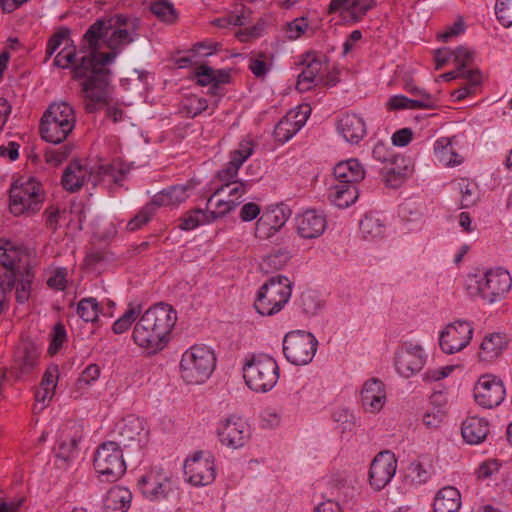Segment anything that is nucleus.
I'll return each instance as SVG.
<instances>
[{"instance_id":"obj_32","label":"nucleus","mask_w":512,"mask_h":512,"mask_svg":"<svg viewBox=\"0 0 512 512\" xmlns=\"http://www.w3.org/2000/svg\"><path fill=\"white\" fill-rule=\"evenodd\" d=\"M33 274L30 271L25 273L14 272L7 277L6 286L0 283V289L3 290V294L6 291L15 290V296L19 303L26 302L31 294Z\"/></svg>"},{"instance_id":"obj_40","label":"nucleus","mask_w":512,"mask_h":512,"mask_svg":"<svg viewBox=\"0 0 512 512\" xmlns=\"http://www.w3.org/2000/svg\"><path fill=\"white\" fill-rule=\"evenodd\" d=\"M358 197L356 185L338 183L330 189L329 198L339 208L353 204Z\"/></svg>"},{"instance_id":"obj_12","label":"nucleus","mask_w":512,"mask_h":512,"mask_svg":"<svg viewBox=\"0 0 512 512\" xmlns=\"http://www.w3.org/2000/svg\"><path fill=\"white\" fill-rule=\"evenodd\" d=\"M318 340L303 330L288 332L283 339V354L288 362L301 366L309 364L317 351Z\"/></svg>"},{"instance_id":"obj_28","label":"nucleus","mask_w":512,"mask_h":512,"mask_svg":"<svg viewBox=\"0 0 512 512\" xmlns=\"http://www.w3.org/2000/svg\"><path fill=\"white\" fill-rule=\"evenodd\" d=\"M194 188L193 182L174 185L154 195L152 202L156 207H174L185 202L191 196Z\"/></svg>"},{"instance_id":"obj_60","label":"nucleus","mask_w":512,"mask_h":512,"mask_svg":"<svg viewBox=\"0 0 512 512\" xmlns=\"http://www.w3.org/2000/svg\"><path fill=\"white\" fill-rule=\"evenodd\" d=\"M69 282V275L67 268L58 267L50 272L47 279V285L55 290L63 291Z\"/></svg>"},{"instance_id":"obj_56","label":"nucleus","mask_w":512,"mask_h":512,"mask_svg":"<svg viewBox=\"0 0 512 512\" xmlns=\"http://www.w3.org/2000/svg\"><path fill=\"white\" fill-rule=\"evenodd\" d=\"M100 367L97 364H89L76 381V389L84 391L92 386L100 377Z\"/></svg>"},{"instance_id":"obj_50","label":"nucleus","mask_w":512,"mask_h":512,"mask_svg":"<svg viewBox=\"0 0 512 512\" xmlns=\"http://www.w3.org/2000/svg\"><path fill=\"white\" fill-rule=\"evenodd\" d=\"M274 56L270 53H258L250 57L249 69L256 78H264L272 69Z\"/></svg>"},{"instance_id":"obj_20","label":"nucleus","mask_w":512,"mask_h":512,"mask_svg":"<svg viewBox=\"0 0 512 512\" xmlns=\"http://www.w3.org/2000/svg\"><path fill=\"white\" fill-rule=\"evenodd\" d=\"M396 470L397 459L394 453L388 450L378 453L370 465L371 486L376 490H381L392 480Z\"/></svg>"},{"instance_id":"obj_47","label":"nucleus","mask_w":512,"mask_h":512,"mask_svg":"<svg viewBox=\"0 0 512 512\" xmlns=\"http://www.w3.org/2000/svg\"><path fill=\"white\" fill-rule=\"evenodd\" d=\"M463 79H466L467 83L451 93L453 101H461L473 95L482 82V75L479 70L470 69Z\"/></svg>"},{"instance_id":"obj_11","label":"nucleus","mask_w":512,"mask_h":512,"mask_svg":"<svg viewBox=\"0 0 512 512\" xmlns=\"http://www.w3.org/2000/svg\"><path fill=\"white\" fill-rule=\"evenodd\" d=\"M184 480L193 487L211 485L217 477L214 456L205 451H196L189 455L183 464Z\"/></svg>"},{"instance_id":"obj_30","label":"nucleus","mask_w":512,"mask_h":512,"mask_svg":"<svg viewBox=\"0 0 512 512\" xmlns=\"http://www.w3.org/2000/svg\"><path fill=\"white\" fill-rule=\"evenodd\" d=\"M376 5V0H331V12L339 11L353 22L360 21Z\"/></svg>"},{"instance_id":"obj_36","label":"nucleus","mask_w":512,"mask_h":512,"mask_svg":"<svg viewBox=\"0 0 512 512\" xmlns=\"http://www.w3.org/2000/svg\"><path fill=\"white\" fill-rule=\"evenodd\" d=\"M333 173L335 179L342 184L355 185L365 177L364 169L357 159L339 162L335 165Z\"/></svg>"},{"instance_id":"obj_49","label":"nucleus","mask_w":512,"mask_h":512,"mask_svg":"<svg viewBox=\"0 0 512 512\" xmlns=\"http://www.w3.org/2000/svg\"><path fill=\"white\" fill-rule=\"evenodd\" d=\"M250 22V10L243 5L237 6L235 11L227 16L213 20V24L220 28L229 26H244Z\"/></svg>"},{"instance_id":"obj_52","label":"nucleus","mask_w":512,"mask_h":512,"mask_svg":"<svg viewBox=\"0 0 512 512\" xmlns=\"http://www.w3.org/2000/svg\"><path fill=\"white\" fill-rule=\"evenodd\" d=\"M151 12L161 21L173 23L177 19V12L172 3L158 0L152 3Z\"/></svg>"},{"instance_id":"obj_7","label":"nucleus","mask_w":512,"mask_h":512,"mask_svg":"<svg viewBox=\"0 0 512 512\" xmlns=\"http://www.w3.org/2000/svg\"><path fill=\"white\" fill-rule=\"evenodd\" d=\"M44 198L41 183L32 176L22 175L10 188V211L15 216L33 214L41 209Z\"/></svg>"},{"instance_id":"obj_3","label":"nucleus","mask_w":512,"mask_h":512,"mask_svg":"<svg viewBox=\"0 0 512 512\" xmlns=\"http://www.w3.org/2000/svg\"><path fill=\"white\" fill-rule=\"evenodd\" d=\"M120 177L112 165H91L87 160H75L65 168L61 181L66 191L76 192L86 183L93 186L102 182L117 183Z\"/></svg>"},{"instance_id":"obj_31","label":"nucleus","mask_w":512,"mask_h":512,"mask_svg":"<svg viewBox=\"0 0 512 512\" xmlns=\"http://www.w3.org/2000/svg\"><path fill=\"white\" fill-rule=\"evenodd\" d=\"M489 433V422L478 416H468L462 422L461 434L464 441L471 445L482 443Z\"/></svg>"},{"instance_id":"obj_16","label":"nucleus","mask_w":512,"mask_h":512,"mask_svg":"<svg viewBox=\"0 0 512 512\" xmlns=\"http://www.w3.org/2000/svg\"><path fill=\"white\" fill-rule=\"evenodd\" d=\"M473 392L476 403L486 409L499 406L506 396V389L502 380L492 374L479 377Z\"/></svg>"},{"instance_id":"obj_6","label":"nucleus","mask_w":512,"mask_h":512,"mask_svg":"<svg viewBox=\"0 0 512 512\" xmlns=\"http://www.w3.org/2000/svg\"><path fill=\"white\" fill-rule=\"evenodd\" d=\"M76 125L73 107L67 102L52 103L41 119L40 132L43 140L59 144L66 140Z\"/></svg>"},{"instance_id":"obj_17","label":"nucleus","mask_w":512,"mask_h":512,"mask_svg":"<svg viewBox=\"0 0 512 512\" xmlns=\"http://www.w3.org/2000/svg\"><path fill=\"white\" fill-rule=\"evenodd\" d=\"M291 216L290 209L283 204L268 206L260 215L255 226V237L267 240L276 235Z\"/></svg>"},{"instance_id":"obj_48","label":"nucleus","mask_w":512,"mask_h":512,"mask_svg":"<svg viewBox=\"0 0 512 512\" xmlns=\"http://www.w3.org/2000/svg\"><path fill=\"white\" fill-rule=\"evenodd\" d=\"M121 436L128 441L140 440L146 435L145 422L142 418L130 415L123 421Z\"/></svg>"},{"instance_id":"obj_51","label":"nucleus","mask_w":512,"mask_h":512,"mask_svg":"<svg viewBox=\"0 0 512 512\" xmlns=\"http://www.w3.org/2000/svg\"><path fill=\"white\" fill-rule=\"evenodd\" d=\"M457 190L461 194V205L462 207H470L474 205L478 199L477 186L474 182L469 179H460L455 183Z\"/></svg>"},{"instance_id":"obj_34","label":"nucleus","mask_w":512,"mask_h":512,"mask_svg":"<svg viewBox=\"0 0 512 512\" xmlns=\"http://www.w3.org/2000/svg\"><path fill=\"white\" fill-rule=\"evenodd\" d=\"M454 142L455 137H441L434 143L435 158L445 167H454L463 162V157L458 153Z\"/></svg>"},{"instance_id":"obj_26","label":"nucleus","mask_w":512,"mask_h":512,"mask_svg":"<svg viewBox=\"0 0 512 512\" xmlns=\"http://www.w3.org/2000/svg\"><path fill=\"white\" fill-rule=\"evenodd\" d=\"M326 226V217L316 210H307L296 217L297 233L303 239L320 237Z\"/></svg>"},{"instance_id":"obj_19","label":"nucleus","mask_w":512,"mask_h":512,"mask_svg":"<svg viewBox=\"0 0 512 512\" xmlns=\"http://www.w3.org/2000/svg\"><path fill=\"white\" fill-rule=\"evenodd\" d=\"M302 65L303 69L298 75L296 88L300 92H305L322 81L328 70V63L324 55L311 53L307 54Z\"/></svg>"},{"instance_id":"obj_64","label":"nucleus","mask_w":512,"mask_h":512,"mask_svg":"<svg viewBox=\"0 0 512 512\" xmlns=\"http://www.w3.org/2000/svg\"><path fill=\"white\" fill-rule=\"evenodd\" d=\"M496 15L502 25H512V0H498L496 3Z\"/></svg>"},{"instance_id":"obj_10","label":"nucleus","mask_w":512,"mask_h":512,"mask_svg":"<svg viewBox=\"0 0 512 512\" xmlns=\"http://www.w3.org/2000/svg\"><path fill=\"white\" fill-rule=\"evenodd\" d=\"M94 469L105 482L118 480L126 471L123 452L115 442H105L95 452Z\"/></svg>"},{"instance_id":"obj_13","label":"nucleus","mask_w":512,"mask_h":512,"mask_svg":"<svg viewBox=\"0 0 512 512\" xmlns=\"http://www.w3.org/2000/svg\"><path fill=\"white\" fill-rule=\"evenodd\" d=\"M219 442L232 450L243 448L251 438V427L242 417L232 414L221 419L217 425Z\"/></svg>"},{"instance_id":"obj_33","label":"nucleus","mask_w":512,"mask_h":512,"mask_svg":"<svg viewBox=\"0 0 512 512\" xmlns=\"http://www.w3.org/2000/svg\"><path fill=\"white\" fill-rule=\"evenodd\" d=\"M39 357V351L33 343H23L18 348L12 372L16 377H22L28 374L36 366Z\"/></svg>"},{"instance_id":"obj_22","label":"nucleus","mask_w":512,"mask_h":512,"mask_svg":"<svg viewBox=\"0 0 512 512\" xmlns=\"http://www.w3.org/2000/svg\"><path fill=\"white\" fill-rule=\"evenodd\" d=\"M309 113L308 106L290 110L275 126V139L280 143L289 141L305 125Z\"/></svg>"},{"instance_id":"obj_27","label":"nucleus","mask_w":512,"mask_h":512,"mask_svg":"<svg viewBox=\"0 0 512 512\" xmlns=\"http://www.w3.org/2000/svg\"><path fill=\"white\" fill-rule=\"evenodd\" d=\"M509 338L502 332L487 333L479 346L478 358L482 362L491 363L498 359L506 350Z\"/></svg>"},{"instance_id":"obj_43","label":"nucleus","mask_w":512,"mask_h":512,"mask_svg":"<svg viewBox=\"0 0 512 512\" xmlns=\"http://www.w3.org/2000/svg\"><path fill=\"white\" fill-rule=\"evenodd\" d=\"M253 185V181H241L237 180L234 182H229L226 184H222L220 187L216 188L212 196L208 199V204H213V198L219 196L222 192H227L228 199L235 200L240 203V199L250 190Z\"/></svg>"},{"instance_id":"obj_53","label":"nucleus","mask_w":512,"mask_h":512,"mask_svg":"<svg viewBox=\"0 0 512 512\" xmlns=\"http://www.w3.org/2000/svg\"><path fill=\"white\" fill-rule=\"evenodd\" d=\"M86 218V206L82 202H73L67 210L66 223L73 230H81Z\"/></svg>"},{"instance_id":"obj_2","label":"nucleus","mask_w":512,"mask_h":512,"mask_svg":"<svg viewBox=\"0 0 512 512\" xmlns=\"http://www.w3.org/2000/svg\"><path fill=\"white\" fill-rule=\"evenodd\" d=\"M246 386L255 393H267L277 384L280 368L277 361L266 353H252L242 361Z\"/></svg>"},{"instance_id":"obj_61","label":"nucleus","mask_w":512,"mask_h":512,"mask_svg":"<svg viewBox=\"0 0 512 512\" xmlns=\"http://www.w3.org/2000/svg\"><path fill=\"white\" fill-rule=\"evenodd\" d=\"M46 225L53 231L57 230L61 222H65L67 218V210H60L56 206H49L44 212Z\"/></svg>"},{"instance_id":"obj_44","label":"nucleus","mask_w":512,"mask_h":512,"mask_svg":"<svg viewBox=\"0 0 512 512\" xmlns=\"http://www.w3.org/2000/svg\"><path fill=\"white\" fill-rule=\"evenodd\" d=\"M360 231L364 238L373 240L384 236L386 226L379 215L370 213L361 220Z\"/></svg>"},{"instance_id":"obj_38","label":"nucleus","mask_w":512,"mask_h":512,"mask_svg":"<svg viewBox=\"0 0 512 512\" xmlns=\"http://www.w3.org/2000/svg\"><path fill=\"white\" fill-rule=\"evenodd\" d=\"M132 493L123 486L112 487L104 500L106 512H126L130 507Z\"/></svg>"},{"instance_id":"obj_42","label":"nucleus","mask_w":512,"mask_h":512,"mask_svg":"<svg viewBox=\"0 0 512 512\" xmlns=\"http://www.w3.org/2000/svg\"><path fill=\"white\" fill-rule=\"evenodd\" d=\"M22 255L21 247L7 239H0V266L6 268L9 273L16 272V264Z\"/></svg>"},{"instance_id":"obj_14","label":"nucleus","mask_w":512,"mask_h":512,"mask_svg":"<svg viewBox=\"0 0 512 512\" xmlns=\"http://www.w3.org/2000/svg\"><path fill=\"white\" fill-rule=\"evenodd\" d=\"M474 328L471 322L456 320L443 327L439 333L440 349L452 355L466 348L473 338Z\"/></svg>"},{"instance_id":"obj_54","label":"nucleus","mask_w":512,"mask_h":512,"mask_svg":"<svg viewBox=\"0 0 512 512\" xmlns=\"http://www.w3.org/2000/svg\"><path fill=\"white\" fill-rule=\"evenodd\" d=\"M208 205V208L210 210H207L208 212V215L211 219V221L217 219V218H220V217H223L224 215H226L227 213H229L230 211H232L236 206L239 205V202L235 201V200H230V199H216L213 198V204L212 205Z\"/></svg>"},{"instance_id":"obj_15","label":"nucleus","mask_w":512,"mask_h":512,"mask_svg":"<svg viewBox=\"0 0 512 512\" xmlns=\"http://www.w3.org/2000/svg\"><path fill=\"white\" fill-rule=\"evenodd\" d=\"M142 496L152 502L166 501L174 494L172 479L162 469H151L138 480Z\"/></svg>"},{"instance_id":"obj_57","label":"nucleus","mask_w":512,"mask_h":512,"mask_svg":"<svg viewBox=\"0 0 512 512\" xmlns=\"http://www.w3.org/2000/svg\"><path fill=\"white\" fill-rule=\"evenodd\" d=\"M64 46H73L67 29H62L50 37L46 47V57L52 56L60 47Z\"/></svg>"},{"instance_id":"obj_55","label":"nucleus","mask_w":512,"mask_h":512,"mask_svg":"<svg viewBox=\"0 0 512 512\" xmlns=\"http://www.w3.org/2000/svg\"><path fill=\"white\" fill-rule=\"evenodd\" d=\"M139 315V306H129L126 312L114 322L112 326L113 332L116 334L124 333L131 327V325L136 321Z\"/></svg>"},{"instance_id":"obj_25","label":"nucleus","mask_w":512,"mask_h":512,"mask_svg":"<svg viewBox=\"0 0 512 512\" xmlns=\"http://www.w3.org/2000/svg\"><path fill=\"white\" fill-rule=\"evenodd\" d=\"M83 425L77 421H69L60 432L57 457L67 461L78 453V443L83 437Z\"/></svg>"},{"instance_id":"obj_41","label":"nucleus","mask_w":512,"mask_h":512,"mask_svg":"<svg viewBox=\"0 0 512 512\" xmlns=\"http://www.w3.org/2000/svg\"><path fill=\"white\" fill-rule=\"evenodd\" d=\"M76 313L85 322H95L100 314L112 317L111 313L104 312V303L99 304L94 297L81 299L77 304Z\"/></svg>"},{"instance_id":"obj_46","label":"nucleus","mask_w":512,"mask_h":512,"mask_svg":"<svg viewBox=\"0 0 512 512\" xmlns=\"http://www.w3.org/2000/svg\"><path fill=\"white\" fill-rule=\"evenodd\" d=\"M208 107L207 100L195 94L186 95L179 105V113L184 117L194 118Z\"/></svg>"},{"instance_id":"obj_45","label":"nucleus","mask_w":512,"mask_h":512,"mask_svg":"<svg viewBox=\"0 0 512 512\" xmlns=\"http://www.w3.org/2000/svg\"><path fill=\"white\" fill-rule=\"evenodd\" d=\"M194 77L199 85L207 86L227 82L229 74L223 70H214L207 65H200L195 69Z\"/></svg>"},{"instance_id":"obj_59","label":"nucleus","mask_w":512,"mask_h":512,"mask_svg":"<svg viewBox=\"0 0 512 512\" xmlns=\"http://www.w3.org/2000/svg\"><path fill=\"white\" fill-rule=\"evenodd\" d=\"M209 222L211 219L207 211L194 210L183 218L180 228L189 231Z\"/></svg>"},{"instance_id":"obj_5","label":"nucleus","mask_w":512,"mask_h":512,"mask_svg":"<svg viewBox=\"0 0 512 512\" xmlns=\"http://www.w3.org/2000/svg\"><path fill=\"white\" fill-rule=\"evenodd\" d=\"M215 367L214 351L206 345H193L181 356L180 376L187 384H203L211 377Z\"/></svg>"},{"instance_id":"obj_4","label":"nucleus","mask_w":512,"mask_h":512,"mask_svg":"<svg viewBox=\"0 0 512 512\" xmlns=\"http://www.w3.org/2000/svg\"><path fill=\"white\" fill-rule=\"evenodd\" d=\"M471 295H479L492 304L502 299L511 289L512 277L502 268L469 274L466 280Z\"/></svg>"},{"instance_id":"obj_37","label":"nucleus","mask_w":512,"mask_h":512,"mask_svg":"<svg viewBox=\"0 0 512 512\" xmlns=\"http://www.w3.org/2000/svg\"><path fill=\"white\" fill-rule=\"evenodd\" d=\"M461 503L459 490L453 486H445L436 493L433 512H458Z\"/></svg>"},{"instance_id":"obj_29","label":"nucleus","mask_w":512,"mask_h":512,"mask_svg":"<svg viewBox=\"0 0 512 512\" xmlns=\"http://www.w3.org/2000/svg\"><path fill=\"white\" fill-rule=\"evenodd\" d=\"M337 130L346 142L358 144L366 135V124L361 116L348 113L339 119Z\"/></svg>"},{"instance_id":"obj_8","label":"nucleus","mask_w":512,"mask_h":512,"mask_svg":"<svg viewBox=\"0 0 512 512\" xmlns=\"http://www.w3.org/2000/svg\"><path fill=\"white\" fill-rule=\"evenodd\" d=\"M291 295V281L286 276H273L259 288L254 303L255 309L260 315L272 316L285 307Z\"/></svg>"},{"instance_id":"obj_63","label":"nucleus","mask_w":512,"mask_h":512,"mask_svg":"<svg viewBox=\"0 0 512 512\" xmlns=\"http://www.w3.org/2000/svg\"><path fill=\"white\" fill-rule=\"evenodd\" d=\"M76 48L64 46L55 56L54 65L60 68H69L75 61Z\"/></svg>"},{"instance_id":"obj_18","label":"nucleus","mask_w":512,"mask_h":512,"mask_svg":"<svg viewBox=\"0 0 512 512\" xmlns=\"http://www.w3.org/2000/svg\"><path fill=\"white\" fill-rule=\"evenodd\" d=\"M140 319L170 340L172 330L177 322V312L169 304L158 303L148 308Z\"/></svg>"},{"instance_id":"obj_9","label":"nucleus","mask_w":512,"mask_h":512,"mask_svg":"<svg viewBox=\"0 0 512 512\" xmlns=\"http://www.w3.org/2000/svg\"><path fill=\"white\" fill-rule=\"evenodd\" d=\"M428 358V352L420 342L405 340L394 351L393 366L400 377L410 379L426 366Z\"/></svg>"},{"instance_id":"obj_35","label":"nucleus","mask_w":512,"mask_h":512,"mask_svg":"<svg viewBox=\"0 0 512 512\" xmlns=\"http://www.w3.org/2000/svg\"><path fill=\"white\" fill-rule=\"evenodd\" d=\"M59 372L57 367H50L46 370L35 392L36 408L43 410L53 399L57 387Z\"/></svg>"},{"instance_id":"obj_24","label":"nucleus","mask_w":512,"mask_h":512,"mask_svg":"<svg viewBox=\"0 0 512 512\" xmlns=\"http://www.w3.org/2000/svg\"><path fill=\"white\" fill-rule=\"evenodd\" d=\"M387 396L384 383L377 378L364 382L360 392V403L365 412L379 413L386 404Z\"/></svg>"},{"instance_id":"obj_39","label":"nucleus","mask_w":512,"mask_h":512,"mask_svg":"<svg viewBox=\"0 0 512 512\" xmlns=\"http://www.w3.org/2000/svg\"><path fill=\"white\" fill-rule=\"evenodd\" d=\"M433 474L432 465L428 462L414 461L406 469L404 482L411 487H419L429 481Z\"/></svg>"},{"instance_id":"obj_23","label":"nucleus","mask_w":512,"mask_h":512,"mask_svg":"<svg viewBox=\"0 0 512 512\" xmlns=\"http://www.w3.org/2000/svg\"><path fill=\"white\" fill-rule=\"evenodd\" d=\"M253 151V143L250 140H242L238 147L230 152L229 161L217 172V179L222 184L237 181L239 169L253 154Z\"/></svg>"},{"instance_id":"obj_62","label":"nucleus","mask_w":512,"mask_h":512,"mask_svg":"<svg viewBox=\"0 0 512 512\" xmlns=\"http://www.w3.org/2000/svg\"><path fill=\"white\" fill-rule=\"evenodd\" d=\"M445 418V412L439 407L428 409L422 417L423 424L429 429H436L441 426Z\"/></svg>"},{"instance_id":"obj_58","label":"nucleus","mask_w":512,"mask_h":512,"mask_svg":"<svg viewBox=\"0 0 512 512\" xmlns=\"http://www.w3.org/2000/svg\"><path fill=\"white\" fill-rule=\"evenodd\" d=\"M155 208H156V206L154 205V203L152 201L150 203H148L147 205H145L136 214V216L128 222L127 229L129 231H135V230H138L141 227H143L145 224H147L150 221L151 217L155 213Z\"/></svg>"},{"instance_id":"obj_1","label":"nucleus","mask_w":512,"mask_h":512,"mask_svg":"<svg viewBox=\"0 0 512 512\" xmlns=\"http://www.w3.org/2000/svg\"><path fill=\"white\" fill-rule=\"evenodd\" d=\"M138 25L137 18L118 14L97 20L84 34L83 55L72 73L75 79H84L82 93L88 112L95 111L105 101L108 66L138 38Z\"/></svg>"},{"instance_id":"obj_21","label":"nucleus","mask_w":512,"mask_h":512,"mask_svg":"<svg viewBox=\"0 0 512 512\" xmlns=\"http://www.w3.org/2000/svg\"><path fill=\"white\" fill-rule=\"evenodd\" d=\"M132 339L147 354H156L162 351L170 341L140 318L133 328Z\"/></svg>"}]
</instances>
